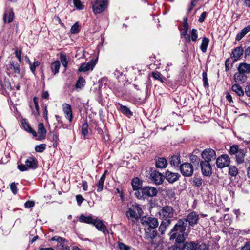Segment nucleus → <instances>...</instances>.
<instances>
[{"label": "nucleus", "mask_w": 250, "mask_h": 250, "mask_svg": "<svg viewBox=\"0 0 250 250\" xmlns=\"http://www.w3.org/2000/svg\"><path fill=\"white\" fill-rule=\"evenodd\" d=\"M180 170L182 174L185 177H190L192 175L194 168L189 163H184L180 166Z\"/></svg>", "instance_id": "10"}, {"label": "nucleus", "mask_w": 250, "mask_h": 250, "mask_svg": "<svg viewBox=\"0 0 250 250\" xmlns=\"http://www.w3.org/2000/svg\"><path fill=\"white\" fill-rule=\"evenodd\" d=\"M198 214L194 211H193L188 215L186 218H182L187 224L188 222L190 226H194L196 225L199 220Z\"/></svg>", "instance_id": "13"}, {"label": "nucleus", "mask_w": 250, "mask_h": 250, "mask_svg": "<svg viewBox=\"0 0 250 250\" xmlns=\"http://www.w3.org/2000/svg\"><path fill=\"white\" fill-rule=\"evenodd\" d=\"M201 156L204 161L210 163L216 159V152L211 148L205 149L201 153Z\"/></svg>", "instance_id": "9"}, {"label": "nucleus", "mask_w": 250, "mask_h": 250, "mask_svg": "<svg viewBox=\"0 0 250 250\" xmlns=\"http://www.w3.org/2000/svg\"><path fill=\"white\" fill-rule=\"evenodd\" d=\"M46 147V145L45 144H42L39 145H37L35 147V150L38 152H42L45 150Z\"/></svg>", "instance_id": "49"}, {"label": "nucleus", "mask_w": 250, "mask_h": 250, "mask_svg": "<svg viewBox=\"0 0 250 250\" xmlns=\"http://www.w3.org/2000/svg\"><path fill=\"white\" fill-rule=\"evenodd\" d=\"M241 250H250V244L246 243L243 247L241 248Z\"/></svg>", "instance_id": "64"}, {"label": "nucleus", "mask_w": 250, "mask_h": 250, "mask_svg": "<svg viewBox=\"0 0 250 250\" xmlns=\"http://www.w3.org/2000/svg\"><path fill=\"white\" fill-rule=\"evenodd\" d=\"M52 139V140L55 142V143H57V142L59 141L58 134L57 133H53Z\"/></svg>", "instance_id": "61"}, {"label": "nucleus", "mask_w": 250, "mask_h": 250, "mask_svg": "<svg viewBox=\"0 0 250 250\" xmlns=\"http://www.w3.org/2000/svg\"><path fill=\"white\" fill-rule=\"evenodd\" d=\"M10 188L11 191L14 194H16L17 193V188L14 182L10 184Z\"/></svg>", "instance_id": "55"}, {"label": "nucleus", "mask_w": 250, "mask_h": 250, "mask_svg": "<svg viewBox=\"0 0 250 250\" xmlns=\"http://www.w3.org/2000/svg\"><path fill=\"white\" fill-rule=\"evenodd\" d=\"M71 32L72 34L78 33L80 31V28L78 23L77 22L75 23L71 28Z\"/></svg>", "instance_id": "48"}, {"label": "nucleus", "mask_w": 250, "mask_h": 250, "mask_svg": "<svg viewBox=\"0 0 250 250\" xmlns=\"http://www.w3.org/2000/svg\"><path fill=\"white\" fill-rule=\"evenodd\" d=\"M40 64V62L36 61H35L33 63L30 64V69L33 74H35L36 68L39 66Z\"/></svg>", "instance_id": "50"}, {"label": "nucleus", "mask_w": 250, "mask_h": 250, "mask_svg": "<svg viewBox=\"0 0 250 250\" xmlns=\"http://www.w3.org/2000/svg\"><path fill=\"white\" fill-rule=\"evenodd\" d=\"M62 110L65 117L68 119L70 122H71L73 118V116L71 105L68 104L64 103L62 104Z\"/></svg>", "instance_id": "18"}, {"label": "nucleus", "mask_w": 250, "mask_h": 250, "mask_svg": "<svg viewBox=\"0 0 250 250\" xmlns=\"http://www.w3.org/2000/svg\"><path fill=\"white\" fill-rule=\"evenodd\" d=\"M244 49L241 46H239L235 48L232 50L231 54V58L234 61H237L244 53Z\"/></svg>", "instance_id": "20"}, {"label": "nucleus", "mask_w": 250, "mask_h": 250, "mask_svg": "<svg viewBox=\"0 0 250 250\" xmlns=\"http://www.w3.org/2000/svg\"><path fill=\"white\" fill-rule=\"evenodd\" d=\"M15 54L16 57L18 58L19 61L21 62V49H20V50L16 49L15 51Z\"/></svg>", "instance_id": "57"}, {"label": "nucleus", "mask_w": 250, "mask_h": 250, "mask_svg": "<svg viewBox=\"0 0 250 250\" xmlns=\"http://www.w3.org/2000/svg\"><path fill=\"white\" fill-rule=\"evenodd\" d=\"M9 69L16 74H19L20 72L19 64L14 61H10L9 62Z\"/></svg>", "instance_id": "30"}, {"label": "nucleus", "mask_w": 250, "mask_h": 250, "mask_svg": "<svg viewBox=\"0 0 250 250\" xmlns=\"http://www.w3.org/2000/svg\"><path fill=\"white\" fill-rule=\"evenodd\" d=\"M202 247V245H199L198 241H187L183 244L181 250H201Z\"/></svg>", "instance_id": "11"}, {"label": "nucleus", "mask_w": 250, "mask_h": 250, "mask_svg": "<svg viewBox=\"0 0 250 250\" xmlns=\"http://www.w3.org/2000/svg\"><path fill=\"white\" fill-rule=\"evenodd\" d=\"M14 17V13L13 10L12 8H10L4 14L3 20L4 22L8 23H11L13 20Z\"/></svg>", "instance_id": "24"}, {"label": "nucleus", "mask_w": 250, "mask_h": 250, "mask_svg": "<svg viewBox=\"0 0 250 250\" xmlns=\"http://www.w3.org/2000/svg\"><path fill=\"white\" fill-rule=\"evenodd\" d=\"M108 0H96L91 1V4L94 14L103 12L107 8Z\"/></svg>", "instance_id": "7"}, {"label": "nucleus", "mask_w": 250, "mask_h": 250, "mask_svg": "<svg viewBox=\"0 0 250 250\" xmlns=\"http://www.w3.org/2000/svg\"><path fill=\"white\" fill-rule=\"evenodd\" d=\"M141 221L144 227L146 238L153 240L157 235L156 228L159 224L157 219L149 216H144L141 218Z\"/></svg>", "instance_id": "2"}, {"label": "nucleus", "mask_w": 250, "mask_h": 250, "mask_svg": "<svg viewBox=\"0 0 250 250\" xmlns=\"http://www.w3.org/2000/svg\"><path fill=\"white\" fill-rule=\"evenodd\" d=\"M209 40L207 37H204L202 40V43L200 45V49L203 53H205L207 51L208 46L209 44Z\"/></svg>", "instance_id": "37"}, {"label": "nucleus", "mask_w": 250, "mask_h": 250, "mask_svg": "<svg viewBox=\"0 0 250 250\" xmlns=\"http://www.w3.org/2000/svg\"><path fill=\"white\" fill-rule=\"evenodd\" d=\"M237 70L238 72L234 76V80L237 83H244L247 79V76L238 67H237Z\"/></svg>", "instance_id": "16"}, {"label": "nucleus", "mask_w": 250, "mask_h": 250, "mask_svg": "<svg viewBox=\"0 0 250 250\" xmlns=\"http://www.w3.org/2000/svg\"><path fill=\"white\" fill-rule=\"evenodd\" d=\"M38 135H37L36 136L37 137V139L42 140L45 139L46 137V131L42 123H40L38 125Z\"/></svg>", "instance_id": "22"}, {"label": "nucleus", "mask_w": 250, "mask_h": 250, "mask_svg": "<svg viewBox=\"0 0 250 250\" xmlns=\"http://www.w3.org/2000/svg\"><path fill=\"white\" fill-rule=\"evenodd\" d=\"M151 75L155 80H158L162 83H163L164 81L166 80V78L159 71H153L151 73Z\"/></svg>", "instance_id": "36"}, {"label": "nucleus", "mask_w": 250, "mask_h": 250, "mask_svg": "<svg viewBox=\"0 0 250 250\" xmlns=\"http://www.w3.org/2000/svg\"><path fill=\"white\" fill-rule=\"evenodd\" d=\"M60 60L63 66L66 68L68 65V61L66 56L62 54H61Z\"/></svg>", "instance_id": "52"}, {"label": "nucleus", "mask_w": 250, "mask_h": 250, "mask_svg": "<svg viewBox=\"0 0 250 250\" xmlns=\"http://www.w3.org/2000/svg\"><path fill=\"white\" fill-rule=\"evenodd\" d=\"M180 175L178 173L173 172L167 170L165 172V178L170 184H173L177 181L180 177Z\"/></svg>", "instance_id": "14"}, {"label": "nucleus", "mask_w": 250, "mask_h": 250, "mask_svg": "<svg viewBox=\"0 0 250 250\" xmlns=\"http://www.w3.org/2000/svg\"><path fill=\"white\" fill-rule=\"evenodd\" d=\"M207 15V13L206 12H202L198 19V21L200 23H202L204 21Z\"/></svg>", "instance_id": "58"}, {"label": "nucleus", "mask_w": 250, "mask_h": 250, "mask_svg": "<svg viewBox=\"0 0 250 250\" xmlns=\"http://www.w3.org/2000/svg\"><path fill=\"white\" fill-rule=\"evenodd\" d=\"M88 124L87 122L84 123L82 127L81 133L84 136V139L86 138V136L88 134Z\"/></svg>", "instance_id": "42"}, {"label": "nucleus", "mask_w": 250, "mask_h": 250, "mask_svg": "<svg viewBox=\"0 0 250 250\" xmlns=\"http://www.w3.org/2000/svg\"><path fill=\"white\" fill-rule=\"evenodd\" d=\"M126 216L128 219L133 218L134 220H132L133 223H135L136 221L140 218V216L135 212L134 210L132 209L131 208H129L128 210L126 212Z\"/></svg>", "instance_id": "25"}, {"label": "nucleus", "mask_w": 250, "mask_h": 250, "mask_svg": "<svg viewBox=\"0 0 250 250\" xmlns=\"http://www.w3.org/2000/svg\"><path fill=\"white\" fill-rule=\"evenodd\" d=\"M146 85V95L150 94L151 87V80L149 76L147 77V80L145 83Z\"/></svg>", "instance_id": "41"}, {"label": "nucleus", "mask_w": 250, "mask_h": 250, "mask_svg": "<svg viewBox=\"0 0 250 250\" xmlns=\"http://www.w3.org/2000/svg\"><path fill=\"white\" fill-rule=\"evenodd\" d=\"M130 208H132V209L134 210V211L135 212H137V213L140 216H141L142 215V213H143L142 208L141 207L140 205H139L138 204L134 203L130 207Z\"/></svg>", "instance_id": "40"}, {"label": "nucleus", "mask_w": 250, "mask_h": 250, "mask_svg": "<svg viewBox=\"0 0 250 250\" xmlns=\"http://www.w3.org/2000/svg\"><path fill=\"white\" fill-rule=\"evenodd\" d=\"M35 206V203L33 201H27L24 204V207L26 208H29Z\"/></svg>", "instance_id": "56"}, {"label": "nucleus", "mask_w": 250, "mask_h": 250, "mask_svg": "<svg viewBox=\"0 0 250 250\" xmlns=\"http://www.w3.org/2000/svg\"><path fill=\"white\" fill-rule=\"evenodd\" d=\"M25 165L21 164L18 166V169L21 171H26L29 169H35L38 167V162L33 157L27 158L25 162Z\"/></svg>", "instance_id": "6"}, {"label": "nucleus", "mask_w": 250, "mask_h": 250, "mask_svg": "<svg viewBox=\"0 0 250 250\" xmlns=\"http://www.w3.org/2000/svg\"><path fill=\"white\" fill-rule=\"evenodd\" d=\"M245 93L247 96L250 97V84L247 85L245 88Z\"/></svg>", "instance_id": "63"}, {"label": "nucleus", "mask_w": 250, "mask_h": 250, "mask_svg": "<svg viewBox=\"0 0 250 250\" xmlns=\"http://www.w3.org/2000/svg\"><path fill=\"white\" fill-rule=\"evenodd\" d=\"M171 224V221L170 220H163L159 227V230L161 232V234H164L167 229V227Z\"/></svg>", "instance_id": "27"}, {"label": "nucleus", "mask_w": 250, "mask_h": 250, "mask_svg": "<svg viewBox=\"0 0 250 250\" xmlns=\"http://www.w3.org/2000/svg\"><path fill=\"white\" fill-rule=\"evenodd\" d=\"M85 83V81L83 77L79 78L76 84V87L81 88L82 86L84 85Z\"/></svg>", "instance_id": "53"}, {"label": "nucleus", "mask_w": 250, "mask_h": 250, "mask_svg": "<svg viewBox=\"0 0 250 250\" xmlns=\"http://www.w3.org/2000/svg\"><path fill=\"white\" fill-rule=\"evenodd\" d=\"M96 63V60L93 59L89 61L87 63H82L79 67L78 71L79 72H86L89 70H93Z\"/></svg>", "instance_id": "15"}, {"label": "nucleus", "mask_w": 250, "mask_h": 250, "mask_svg": "<svg viewBox=\"0 0 250 250\" xmlns=\"http://www.w3.org/2000/svg\"><path fill=\"white\" fill-rule=\"evenodd\" d=\"M49 97V93L47 91H43L42 94V97L44 99H48Z\"/></svg>", "instance_id": "62"}, {"label": "nucleus", "mask_w": 250, "mask_h": 250, "mask_svg": "<svg viewBox=\"0 0 250 250\" xmlns=\"http://www.w3.org/2000/svg\"><path fill=\"white\" fill-rule=\"evenodd\" d=\"M92 225H94L99 231L102 232L104 234L108 233L106 226L103 223V221L98 219V217H96L95 218Z\"/></svg>", "instance_id": "19"}, {"label": "nucleus", "mask_w": 250, "mask_h": 250, "mask_svg": "<svg viewBox=\"0 0 250 250\" xmlns=\"http://www.w3.org/2000/svg\"><path fill=\"white\" fill-rule=\"evenodd\" d=\"M229 173L231 176H236L238 173V168L235 166H229Z\"/></svg>", "instance_id": "44"}, {"label": "nucleus", "mask_w": 250, "mask_h": 250, "mask_svg": "<svg viewBox=\"0 0 250 250\" xmlns=\"http://www.w3.org/2000/svg\"><path fill=\"white\" fill-rule=\"evenodd\" d=\"M119 104L120 105L119 109L123 114L128 118L133 115V113L126 106L120 104Z\"/></svg>", "instance_id": "32"}, {"label": "nucleus", "mask_w": 250, "mask_h": 250, "mask_svg": "<svg viewBox=\"0 0 250 250\" xmlns=\"http://www.w3.org/2000/svg\"><path fill=\"white\" fill-rule=\"evenodd\" d=\"M249 31H250V24L244 28L241 32H239L236 36V40L239 41Z\"/></svg>", "instance_id": "33"}, {"label": "nucleus", "mask_w": 250, "mask_h": 250, "mask_svg": "<svg viewBox=\"0 0 250 250\" xmlns=\"http://www.w3.org/2000/svg\"><path fill=\"white\" fill-rule=\"evenodd\" d=\"M201 172L205 176H210L212 173V167L210 162L202 161L200 162Z\"/></svg>", "instance_id": "12"}, {"label": "nucleus", "mask_w": 250, "mask_h": 250, "mask_svg": "<svg viewBox=\"0 0 250 250\" xmlns=\"http://www.w3.org/2000/svg\"><path fill=\"white\" fill-rule=\"evenodd\" d=\"M107 172V170H105L104 172V173L103 174V175L101 177L100 180H99L98 183L97 184V191L98 192H101L103 189L104 184V181L105 179V176H106V174Z\"/></svg>", "instance_id": "29"}, {"label": "nucleus", "mask_w": 250, "mask_h": 250, "mask_svg": "<svg viewBox=\"0 0 250 250\" xmlns=\"http://www.w3.org/2000/svg\"><path fill=\"white\" fill-rule=\"evenodd\" d=\"M152 180L157 185H161L163 183L165 176H163L161 173L154 170L150 174Z\"/></svg>", "instance_id": "17"}, {"label": "nucleus", "mask_w": 250, "mask_h": 250, "mask_svg": "<svg viewBox=\"0 0 250 250\" xmlns=\"http://www.w3.org/2000/svg\"><path fill=\"white\" fill-rule=\"evenodd\" d=\"M247 152L246 148H240L238 145H233L230 146L229 153L230 155L235 156V161L237 165L242 164L245 162V158Z\"/></svg>", "instance_id": "3"}, {"label": "nucleus", "mask_w": 250, "mask_h": 250, "mask_svg": "<svg viewBox=\"0 0 250 250\" xmlns=\"http://www.w3.org/2000/svg\"><path fill=\"white\" fill-rule=\"evenodd\" d=\"M190 41L195 42L198 38V31L195 29H192L190 31Z\"/></svg>", "instance_id": "47"}, {"label": "nucleus", "mask_w": 250, "mask_h": 250, "mask_svg": "<svg viewBox=\"0 0 250 250\" xmlns=\"http://www.w3.org/2000/svg\"><path fill=\"white\" fill-rule=\"evenodd\" d=\"M242 71L247 74H250V63L242 62L238 66Z\"/></svg>", "instance_id": "38"}, {"label": "nucleus", "mask_w": 250, "mask_h": 250, "mask_svg": "<svg viewBox=\"0 0 250 250\" xmlns=\"http://www.w3.org/2000/svg\"><path fill=\"white\" fill-rule=\"evenodd\" d=\"M169 163L172 167H179L181 163L180 156L179 155H173L170 158Z\"/></svg>", "instance_id": "28"}, {"label": "nucleus", "mask_w": 250, "mask_h": 250, "mask_svg": "<svg viewBox=\"0 0 250 250\" xmlns=\"http://www.w3.org/2000/svg\"><path fill=\"white\" fill-rule=\"evenodd\" d=\"M23 127L24 128L25 130L27 131L28 132H30L32 134L33 136L36 137L37 136V134L36 132L32 129V128L30 126L29 124L25 123L24 124L22 123Z\"/></svg>", "instance_id": "43"}, {"label": "nucleus", "mask_w": 250, "mask_h": 250, "mask_svg": "<svg viewBox=\"0 0 250 250\" xmlns=\"http://www.w3.org/2000/svg\"><path fill=\"white\" fill-rule=\"evenodd\" d=\"M76 200L78 205H81L83 200V198L81 195H77L76 196Z\"/></svg>", "instance_id": "60"}, {"label": "nucleus", "mask_w": 250, "mask_h": 250, "mask_svg": "<svg viewBox=\"0 0 250 250\" xmlns=\"http://www.w3.org/2000/svg\"><path fill=\"white\" fill-rule=\"evenodd\" d=\"M131 185L133 189L135 191H138L139 189H141L142 182L140 180L138 177L133 178L131 181Z\"/></svg>", "instance_id": "26"}, {"label": "nucleus", "mask_w": 250, "mask_h": 250, "mask_svg": "<svg viewBox=\"0 0 250 250\" xmlns=\"http://www.w3.org/2000/svg\"><path fill=\"white\" fill-rule=\"evenodd\" d=\"M189 29V25L188 23L183 24V28L181 32V36L184 37L186 42L188 43L190 42V34H188Z\"/></svg>", "instance_id": "23"}, {"label": "nucleus", "mask_w": 250, "mask_h": 250, "mask_svg": "<svg viewBox=\"0 0 250 250\" xmlns=\"http://www.w3.org/2000/svg\"><path fill=\"white\" fill-rule=\"evenodd\" d=\"M33 102L35 104V110H37V114H38V111H39V106L38 104V98L36 97H34L33 98Z\"/></svg>", "instance_id": "59"}, {"label": "nucleus", "mask_w": 250, "mask_h": 250, "mask_svg": "<svg viewBox=\"0 0 250 250\" xmlns=\"http://www.w3.org/2000/svg\"><path fill=\"white\" fill-rule=\"evenodd\" d=\"M118 246L120 250H135L131 247L122 242H119L118 243Z\"/></svg>", "instance_id": "46"}, {"label": "nucleus", "mask_w": 250, "mask_h": 250, "mask_svg": "<svg viewBox=\"0 0 250 250\" xmlns=\"http://www.w3.org/2000/svg\"><path fill=\"white\" fill-rule=\"evenodd\" d=\"M167 163L165 158H159L156 161V167L157 168H164L167 167Z\"/></svg>", "instance_id": "31"}, {"label": "nucleus", "mask_w": 250, "mask_h": 250, "mask_svg": "<svg viewBox=\"0 0 250 250\" xmlns=\"http://www.w3.org/2000/svg\"><path fill=\"white\" fill-rule=\"evenodd\" d=\"M51 241H56L60 244L61 245L64 246L65 243V239L58 236H55L51 238Z\"/></svg>", "instance_id": "45"}, {"label": "nucleus", "mask_w": 250, "mask_h": 250, "mask_svg": "<svg viewBox=\"0 0 250 250\" xmlns=\"http://www.w3.org/2000/svg\"><path fill=\"white\" fill-rule=\"evenodd\" d=\"M96 217L91 214L85 215L82 214L80 216L78 220L80 222L92 225Z\"/></svg>", "instance_id": "21"}, {"label": "nucleus", "mask_w": 250, "mask_h": 250, "mask_svg": "<svg viewBox=\"0 0 250 250\" xmlns=\"http://www.w3.org/2000/svg\"><path fill=\"white\" fill-rule=\"evenodd\" d=\"M203 84L205 87L208 86V82L207 73L206 72H203L202 73Z\"/></svg>", "instance_id": "54"}, {"label": "nucleus", "mask_w": 250, "mask_h": 250, "mask_svg": "<svg viewBox=\"0 0 250 250\" xmlns=\"http://www.w3.org/2000/svg\"><path fill=\"white\" fill-rule=\"evenodd\" d=\"M73 4L76 9L78 10H83L84 9V6L80 0H73Z\"/></svg>", "instance_id": "51"}, {"label": "nucleus", "mask_w": 250, "mask_h": 250, "mask_svg": "<svg viewBox=\"0 0 250 250\" xmlns=\"http://www.w3.org/2000/svg\"><path fill=\"white\" fill-rule=\"evenodd\" d=\"M230 163V159L227 154H222L216 160V164L218 168L222 169L229 167Z\"/></svg>", "instance_id": "8"}, {"label": "nucleus", "mask_w": 250, "mask_h": 250, "mask_svg": "<svg viewBox=\"0 0 250 250\" xmlns=\"http://www.w3.org/2000/svg\"><path fill=\"white\" fill-rule=\"evenodd\" d=\"M232 90L238 96H242L244 94V92L241 86L237 84L232 85L231 87Z\"/></svg>", "instance_id": "35"}, {"label": "nucleus", "mask_w": 250, "mask_h": 250, "mask_svg": "<svg viewBox=\"0 0 250 250\" xmlns=\"http://www.w3.org/2000/svg\"><path fill=\"white\" fill-rule=\"evenodd\" d=\"M158 192V190L156 188L146 186L135 191V195L138 199L145 200L148 197L156 196Z\"/></svg>", "instance_id": "4"}, {"label": "nucleus", "mask_w": 250, "mask_h": 250, "mask_svg": "<svg viewBox=\"0 0 250 250\" xmlns=\"http://www.w3.org/2000/svg\"><path fill=\"white\" fill-rule=\"evenodd\" d=\"M204 181L203 179L200 176H195L193 178L192 184L195 187H200L203 185V184H204Z\"/></svg>", "instance_id": "39"}, {"label": "nucleus", "mask_w": 250, "mask_h": 250, "mask_svg": "<svg viewBox=\"0 0 250 250\" xmlns=\"http://www.w3.org/2000/svg\"><path fill=\"white\" fill-rule=\"evenodd\" d=\"M60 62L59 61L53 62L50 65V69L54 75H56L59 72Z\"/></svg>", "instance_id": "34"}, {"label": "nucleus", "mask_w": 250, "mask_h": 250, "mask_svg": "<svg viewBox=\"0 0 250 250\" xmlns=\"http://www.w3.org/2000/svg\"><path fill=\"white\" fill-rule=\"evenodd\" d=\"M160 218L164 220H171L176 217V214L173 207L169 206H165L162 208L159 212Z\"/></svg>", "instance_id": "5"}, {"label": "nucleus", "mask_w": 250, "mask_h": 250, "mask_svg": "<svg viewBox=\"0 0 250 250\" xmlns=\"http://www.w3.org/2000/svg\"><path fill=\"white\" fill-rule=\"evenodd\" d=\"M187 223L184 220L179 219L168 233L170 241H175L176 243H183L188 236L186 231Z\"/></svg>", "instance_id": "1"}]
</instances>
